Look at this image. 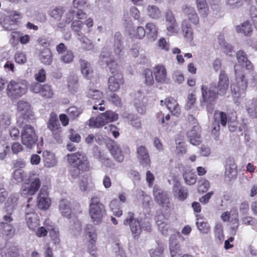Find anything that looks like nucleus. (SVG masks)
<instances>
[{
  "label": "nucleus",
  "mask_w": 257,
  "mask_h": 257,
  "mask_svg": "<svg viewBox=\"0 0 257 257\" xmlns=\"http://www.w3.org/2000/svg\"><path fill=\"white\" fill-rule=\"evenodd\" d=\"M228 77L224 71H221L217 85L214 83H211L209 86L203 85L201 86L202 97V100L201 101V106L203 105V103H205L207 112L212 114L218 95H224L228 89Z\"/></svg>",
  "instance_id": "1"
},
{
  "label": "nucleus",
  "mask_w": 257,
  "mask_h": 257,
  "mask_svg": "<svg viewBox=\"0 0 257 257\" xmlns=\"http://www.w3.org/2000/svg\"><path fill=\"white\" fill-rule=\"evenodd\" d=\"M235 81L231 85V90L234 98H243L245 95L247 81L244 78L243 68L238 65H235Z\"/></svg>",
  "instance_id": "2"
},
{
  "label": "nucleus",
  "mask_w": 257,
  "mask_h": 257,
  "mask_svg": "<svg viewBox=\"0 0 257 257\" xmlns=\"http://www.w3.org/2000/svg\"><path fill=\"white\" fill-rule=\"evenodd\" d=\"M89 212L94 224L98 225L102 222L106 215V209L99 197L94 196L91 198Z\"/></svg>",
  "instance_id": "3"
},
{
  "label": "nucleus",
  "mask_w": 257,
  "mask_h": 257,
  "mask_svg": "<svg viewBox=\"0 0 257 257\" xmlns=\"http://www.w3.org/2000/svg\"><path fill=\"white\" fill-rule=\"evenodd\" d=\"M118 114L115 112L107 110L102 113L97 117L91 118L88 122L89 126L93 127H101L106 123L116 120L118 119Z\"/></svg>",
  "instance_id": "4"
},
{
  "label": "nucleus",
  "mask_w": 257,
  "mask_h": 257,
  "mask_svg": "<svg viewBox=\"0 0 257 257\" xmlns=\"http://www.w3.org/2000/svg\"><path fill=\"white\" fill-rule=\"evenodd\" d=\"M21 137L22 144L27 148H32L38 141L34 127L29 124L23 127Z\"/></svg>",
  "instance_id": "5"
},
{
  "label": "nucleus",
  "mask_w": 257,
  "mask_h": 257,
  "mask_svg": "<svg viewBox=\"0 0 257 257\" xmlns=\"http://www.w3.org/2000/svg\"><path fill=\"white\" fill-rule=\"evenodd\" d=\"M67 158L69 164L73 167H77L82 170L86 171L89 167L87 157L83 153L77 152L68 154Z\"/></svg>",
  "instance_id": "6"
},
{
  "label": "nucleus",
  "mask_w": 257,
  "mask_h": 257,
  "mask_svg": "<svg viewBox=\"0 0 257 257\" xmlns=\"http://www.w3.org/2000/svg\"><path fill=\"white\" fill-rule=\"evenodd\" d=\"M48 128L51 131L53 137L59 144L62 143V127L60 126L57 115L51 113L47 123Z\"/></svg>",
  "instance_id": "7"
},
{
  "label": "nucleus",
  "mask_w": 257,
  "mask_h": 257,
  "mask_svg": "<svg viewBox=\"0 0 257 257\" xmlns=\"http://www.w3.org/2000/svg\"><path fill=\"white\" fill-rule=\"evenodd\" d=\"M109 151L113 158L118 162H122L125 155L130 153L129 148L125 145L120 146L115 142H112L108 145Z\"/></svg>",
  "instance_id": "8"
},
{
  "label": "nucleus",
  "mask_w": 257,
  "mask_h": 257,
  "mask_svg": "<svg viewBox=\"0 0 257 257\" xmlns=\"http://www.w3.org/2000/svg\"><path fill=\"white\" fill-rule=\"evenodd\" d=\"M26 92V86L20 82L12 81L7 86V94L12 99H16L21 97Z\"/></svg>",
  "instance_id": "9"
},
{
  "label": "nucleus",
  "mask_w": 257,
  "mask_h": 257,
  "mask_svg": "<svg viewBox=\"0 0 257 257\" xmlns=\"http://www.w3.org/2000/svg\"><path fill=\"white\" fill-rule=\"evenodd\" d=\"M125 225H129L134 237L138 236L142 231V225L138 219L134 218V214L128 212L123 221Z\"/></svg>",
  "instance_id": "10"
},
{
  "label": "nucleus",
  "mask_w": 257,
  "mask_h": 257,
  "mask_svg": "<svg viewBox=\"0 0 257 257\" xmlns=\"http://www.w3.org/2000/svg\"><path fill=\"white\" fill-rule=\"evenodd\" d=\"M155 80L160 84H168L170 79L168 77L166 67L162 64H158L153 68Z\"/></svg>",
  "instance_id": "11"
},
{
  "label": "nucleus",
  "mask_w": 257,
  "mask_h": 257,
  "mask_svg": "<svg viewBox=\"0 0 257 257\" xmlns=\"http://www.w3.org/2000/svg\"><path fill=\"white\" fill-rule=\"evenodd\" d=\"M88 96L91 99V103H94L92 107L93 109H99L101 111H103L105 109L104 107L101 106L104 102L102 99V92L96 89H89L88 92Z\"/></svg>",
  "instance_id": "12"
},
{
  "label": "nucleus",
  "mask_w": 257,
  "mask_h": 257,
  "mask_svg": "<svg viewBox=\"0 0 257 257\" xmlns=\"http://www.w3.org/2000/svg\"><path fill=\"white\" fill-rule=\"evenodd\" d=\"M153 195L155 201L163 207H169L170 199L168 194L158 186L153 188Z\"/></svg>",
  "instance_id": "13"
},
{
  "label": "nucleus",
  "mask_w": 257,
  "mask_h": 257,
  "mask_svg": "<svg viewBox=\"0 0 257 257\" xmlns=\"http://www.w3.org/2000/svg\"><path fill=\"white\" fill-rule=\"evenodd\" d=\"M41 186L40 179L35 178L28 183H24L21 187V192L23 195H33L39 190Z\"/></svg>",
  "instance_id": "14"
},
{
  "label": "nucleus",
  "mask_w": 257,
  "mask_h": 257,
  "mask_svg": "<svg viewBox=\"0 0 257 257\" xmlns=\"http://www.w3.org/2000/svg\"><path fill=\"white\" fill-rule=\"evenodd\" d=\"M166 30L170 35L176 34L178 31V24L173 12L168 10L166 12Z\"/></svg>",
  "instance_id": "15"
},
{
  "label": "nucleus",
  "mask_w": 257,
  "mask_h": 257,
  "mask_svg": "<svg viewBox=\"0 0 257 257\" xmlns=\"http://www.w3.org/2000/svg\"><path fill=\"white\" fill-rule=\"evenodd\" d=\"M137 157L140 163L144 167H150L151 160L147 148L144 146H140L137 149Z\"/></svg>",
  "instance_id": "16"
},
{
  "label": "nucleus",
  "mask_w": 257,
  "mask_h": 257,
  "mask_svg": "<svg viewBox=\"0 0 257 257\" xmlns=\"http://www.w3.org/2000/svg\"><path fill=\"white\" fill-rule=\"evenodd\" d=\"M200 133L201 128L198 124L192 125L191 130L187 132V137L191 144L197 146L201 143Z\"/></svg>",
  "instance_id": "17"
},
{
  "label": "nucleus",
  "mask_w": 257,
  "mask_h": 257,
  "mask_svg": "<svg viewBox=\"0 0 257 257\" xmlns=\"http://www.w3.org/2000/svg\"><path fill=\"white\" fill-rule=\"evenodd\" d=\"M51 201L48 197L47 191L45 188H41L38 196V206L39 208L46 210L51 205Z\"/></svg>",
  "instance_id": "18"
},
{
  "label": "nucleus",
  "mask_w": 257,
  "mask_h": 257,
  "mask_svg": "<svg viewBox=\"0 0 257 257\" xmlns=\"http://www.w3.org/2000/svg\"><path fill=\"white\" fill-rule=\"evenodd\" d=\"M172 192L174 196L180 201H184L188 195L187 190L183 187L180 182L174 179Z\"/></svg>",
  "instance_id": "19"
},
{
  "label": "nucleus",
  "mask_w": 257,
  "mask_h": 257,
  "mask_svg": "<svg viewBox=\"0 0 257 257\" xmlns=\"http://www.w3.org/2000/svg\"><path fill=\"white\" fill-rule=\"evenodd\" d=\"M124 83L123 76L121 73H118L110 76L108 80V89L111 91H116L120 85Z\"/></svg>",
  "instance_id": "20"
},
{
  "label": "nucleus",
  "mask_w": 257,
  "mask_h": 257,
  "mask_svg": "<svg viewBox=\"0 0 257 257\" xmlns=\"http://www.w3.org/2000/svg\"><path fill=\"white\" fill-rule=\"evenodd\" d=\"M183 14L193 24L197 25L199 23V19L194 8L189 5H184L182 7Z\"/></svg>",
  "instance_id": "21"
},
{
  "label": "nucleus",
  "mask_w": 257,
  "mask_h": 257,
  "mask_svg": "<svg viewBox=\"0 0 257 257\" xmlns=\"http://www.w3.org/2000/svg\"><path fill=\"white\" fill-rule=\"evenodd\" d=\"M179 169L183 172V178L186 184L192 185L196 183V175L192 172L190 167H184L181 164L179 166Z\"/></svg>",
  "instance_id": "22"
},
{
  "label": "nucleus",
  "mask_w": 257,
  "mask_h": 257,
  "mask_svg": "<svg viewBox=\"0 0 257 257\" xmlns=\"http://www.w3.org/2000/svg\"><path fill=\"white\" fill-rule=\"evenodd\" d=\"M122 37L121 34L117 32L114 35L113 52L116 56L121 58L124 55V48L122 45Z\"/></svg>",
  "instance_id": "23"
},
{
  "label": "nucleus",
  "mask_w": 257,
  "mask_h": 257,
  "mask_svg": "<svg viewBox=\"0 0 257 257\" xmlns=\"http://www.w3.org/2000/svg\"><path fill=\"white\" fill-rule=\"evenodd\" d=\"M45 225L49 230V235L54 244H59L60 242L59 232L54 224L49 219L45 222Z\"/></svg>",
  "instance_id": "24"
},
{
  "label": "nucleus",
  "mask_w": 257,
  "mask_h": 257,
  "mask_svg": "<svg viewBox=\"0 0 257 257\" xmlns=\"http://www.w3.org/2000/svg\"><path fill=\"white\" fill-rule=\"evenodd\" d=\"M17 109L20 115L24 118H29L32 115L31 106L27 101L23 100H20L17 103Z\"/></svg>",
  "instance_id": "25"
},
{
  "label": "nucleus",
  "mask_w": 257,
  "mask_h": 257,
  "mask_svg": "<svg viewBox=\"0 0 257 257\" xmlns=\"http://www.w3.org/2000/svg\"><path fill=\"white\" fill-rule=\"evenodd\" d=\"M225 175L229 179H232L236 175L237 166L233 158L228 157L225 161Z\"/></svg>",
  "instance_id": "26"
},
{
  "label": "nucleus",
  "mask_w": 257,
  "mask_h": 257,
  "mask_svg": "<svg viewBox=\"0 0 257 257\" xmlns=\"http://www.w3.org/2000/svg\"><path fill=\"white\" fill-rule=\"evenodd\" d=\"M86 237L88 239V248L95 246L97 239V234L95 227L91 224H87L85 227Z\"/></svg>",
  "instance_id": "27"
},
{
  "label": "nucleus",
  "mask_w": 257,
  "mask_h": 257,
  "mask_svg": "<svg viewBox=\"0 0 257 257\" xmlns=\"http://www.w3.org/2000/svg\"><path fill=\"white\" fill-rule=\"evenodd\" d=\"M236 59L238 63L246 69L251 71L253 69V65L248 60L246 53L242 50H239L236 52Z\"/></svg>",
  "instance_id": "28"
},
{
  "label": "nucleus",
  "mask_w": 257,
  "mask_h": 257,
  "mask_svg": "<svg viewBox=\"0 0 257 257\" xmlns=\"http://www.w3.org/2000/svg\"><path fill=\"white\" fill-rule=\"evenodd\" d=\"M59 210L62 216L69 218L72 210L70 201L67 198L61 199L59 204Z\"/></svg>",
  "instance_id": "29"
},
{
  "label": "nucleus",
  "mask_w": 257,
  "mask_h": 257,
  "mask_svg": "<svg viewBox=\"0 0 257 257\" xmlns=\"http://www.w3.org/2000/svg\"><path fill=\"white\" fill-rule=\"evenodd\" d=\"M165 104L172 114L177 116L180 114L181 112L180 108L177 100L174 98L171 97L167 98L165 99Z\"/></svg>",
  "instance_id": "30"
},
{
  "label": "nucleus",
  "mask_w": 257,
  "mask_h": 257,
  "mask_svg": "<svg viewBox=\"0 0 257 257\" xmlns=\"http://www.w3.org/2000/svg\"><path fill=\"white\" fill-rule=\"evenodd\" d=\"M146 34L147 38L150 42H154L158 37V28L153 23H147L146 25Z\"/></svg>",
  "instance_id": "31"
},
{
  "label": "nucleus",
  "mask_w": 257,
  "mask_h": 257,
  "mask_svg": "<svg viewBox=\"0 0 257 257\" xmlns=\"http://www.w3.org/2000/svg\"><path fill=\"white\" fill-rule=\"evenodd\" d=\"M181 30L184 38L188 41H192L193 39V30L190 23L187 20L182 21Z\"/></svg>",
  "instance_id": "32"
},
{
  "label": "nucleus",
  "mask_w": 257,
  "mask_h": 257,
  "mask_svg": "<svg viewBox=\"0 0 257 257\" xmlns=\"http://www.w3.org/2000/svg\"><path fill=\"white\" fill-rule=\"evenodd\" d=\"M235 29L237 33L242 34L246 37L250 36L253 31L252 25L248 21L237 26Z\"/></svg>",
  "instance_id": "33"
},
{
  "label": "nucleus",
  "mask_w": 257,
  "mask_h": 257,
  "mask_svg": "<svg viewBox=\"0 0 257 257\" xmlns=\"http://www.w3.org/2000/svg\"><path fill=\"white\" fill-rule=\"evenodd\" d=\"M43 161L44 166L48 168L53 167L57 164V160L54 154L48 151L43 152Z\"/></svg>",
  "instance_id": "34"
},
{
  "label": "nucleus",
  "mask_w": 257,
  "mask_h": 257,
  "mask_svg": "<svg viewBox=\"0 0 257 257\" xmlns=\"http://www.w3.org/2000/svg\"><path fill=\"white\" fill-rule=\"evenodd\" d=\"M25 219L28 228L32 231H35L40 225V221L37 214H28Z\"/></svg>",
  "instance_id": "35"
},
{
  "label": "nucleus",
  "mask_w": 257,
  "mask_h": 257,
  "mask_svg": "<svg viewBox=\"0 0 257 257\" xmlns=\"http://www.w3.org/2000/svg\"><path fill=\"white\" fill-rule=\"evenodd\" d=\"M26 15L30 17L34 18L38 22L44 23L47 21L46 15L36 10L35 8H31L26 11Z\"/></svg>",
  "instance_id": "36"
},
{
  "label": "nucleus",
  "mask_w": 257,
  "mask_h": 257,
  "mask_svg": "<svg viewBox=\"0 0 257 257\" xmlns=\"http://www.w3.org/2000/svg\"><path fill=\"white\" fill-rule=\"evenodd\" d=\"M156 219L159 230L163 234L167 235L169 228L167 219L163 214H159L156 217Z\"/></svg>",
  "instance_id": "37"
},
{
  "label": "nucleus",
  "mask_w": 257,
  "mask_h": 257,
  "mask_svg": "<svg viewBox=\"0 0 257 257\" xmlns=\"http://www.w3.org/2000/svg\"><path fill=\"white\" fill-rule=\"evenodd\" d=\"M83 27L84 24L80 20H76L72 22L71 28L77 38L84 35L82 33Z\"/></svg>",
  "instance_id": "38"
},
{
  "label": "nucleus",
  "mask_w": 257,
  "mask_h": 257,
  "mask_svg": "<svg viewBox=\"0 0 257 257\" xmlns=\"http://www.w3.org/2000/svg\"><path fill=\"white\" fill-rule=\"evenodd\" d=\"M64 11V9L62 7H54L50 9L48 14L50 17L55 20L59 21L62 18Z\"/></svg>",
  "instance_id": "39"
},
{
  "label": "nucleus",
  "mask_w": 257,
  "mask_h": 257,
  "mask_svg": "<svg viewBox=\"0 0 257 257\" xmlns=\"http://www.w3.org/2000/svg\"><path fill=\"white\" fill-rule=\"evenodd\" d=\"M80 64L82 74L85 77L89 79L91 77L92 73L90 64L84 60H81Z\"/></svg>",
  "instance_id": "40"
},
{
  "label": "nucleus",
  "mask_w": 257,
  "mask_h": 257,
  "mask_svg": "<svg viewBox=\"0 0 257 257\" xmlns=\"http://www.w3.org/2000/svg\"><path fill=\"white\" fill-rule=\"evenodd\" d=\"M40 60L45 65H50L52 62V54L49 49H44L40 54Z\"/></svg>",
  "instance_id": "41"
},
{
  "label": "nucleus",
  "mask_w": 257,
  "mask_h": 257,
  "mask_svg": "<svg viewBox=\"0 0 257 257\" xmlns=\"http://www.w3.org/2000/svg\"><path fill=\"white\" fill-rule=\"evenodd\" d=\"M77 39L80 41L83 49L86 51L93 50L94 45L92 41L88 39L85 35L78 37Z\"/></svg>",
  "instance_id": "42"
},
{
  "label": "nucleus",
  "mask_w": 257,
  "mask_h": 257,
  "mask_svg": "<svg viewBox=\"0 0 257 257\" xmlns=\"http://www.w3.org/2000/svg\"><path fill=\"white\" fill-rule=\"evenodd\" d=\"M14 232V227L8 222H0V234L7 236H12Z\"/></svg>",
  "instance_id": "43"
},
{
  "label": "nucleus",
  "mask_w": 257,
  "mask_h": 257,
  "mask_svg": "<svg viewBox=\"0 0 257 257\" xmlns=\"http://www.w3.org/2000/svg\"><path fill=\"white\" fill-rule=\"evenodd\" d=\"M123 117L127 119L129 123L136 128L141 127V122L137 115L133 114H124Z\"/></svg>",
  "instance_id": "44"
},
{
  "label": "nucleus",
  "mask_w": 257,
  "mask_h": 257,
  "mask_svg": "<svg viewBox=\"0 0 257 257\" xmlns=\"http://www.w3.org/2000/svg\"><path fill=\"white\" fill-rule=\"evenodd\" d=\"M196 5L200 15L206 16L208 14V7L206 0H196Z\"/></svg>",
  "instance_id": "45"
},
{
  "label": "nucleus",
  "mask_w": 257,
  "mask_h": 257,
  "mask_svg": "<svg viewBox=\"0 0 257 257\" xmlns=\"http://www.w3.org/2000/svg\"><path fill=\"white\" fill-rule=\"evenodd\" d=\"M148 15L153 19H159L161 16V12L159 8L154 5H149L147 9Z\"/></svg>",
  "instance_id": "46"
},
{
  "label": "nucleus",
  "mask_w": 257,
  "mask_h": 257,
  "mask_svg": "<svg viewBox=\"0 0 257 257\" xmlns=\"http://www.w3.org/2000/svg\"><path fill=\"white\" fill-rule=\"evenodd\" d=\"M249 116L252 118H257V99L253 100L246 108Z\"/></svg>",
  "instance_id": "47"
},
{
  "label": "nucleus",
  "mask_w": 257,
  "mask_h": 257,
  "mask_svg": "<svg viewBox=\"0 0 257 257\" xmlns=\"http://www.w3.org/2000/svg\"><path fill=\"white\" fill-rule=\"evenodd\" d=\"M68 87L70 91L75 92L78 88V78L75 75L68 77Z\"/></svg>",
  "instance_id": "48"
},
{
  "label": "nucleus",
  "mask_w": 257,
  "mask_h": 257,
  "mask_svg": "<svg viewBox=\"0 0 257 257\" xmlns=\"http://www.w3.org/2000/svg\"><path fill=\"white\" fill-rule=\"evenodd\" d=\"M153 70L146 69L143 72V76L144 78L145 83L148 85H152L154 83V78L153 76Z\"/></svg>",
  "instance_id": "49"
},
{
  "label": "nucleus",
  "mask_w": 257,
  "mask_h": 257,
  "mask_svg": "<svg viewBox=\"0 0 257 257\" xmlns=\"http://www.w3.org/2000/svg\"><path fill=\"white\" fill-rule=\"evenodd\" d=\"M17 23V19H9L7 18L3 23H1L2 27L7 31H12L15 29Z\"/></svg>",
  "instance_id": "50"
},
{
  "label": "nucleus",
  "mask_w": 257,
  "mask_h": 257,
  "mask_svg": "<svg viewBox=\"0 0 257 257\" xmlns=\"http://www.w3.org/2000/svg\"><path fill=\"white\" fill-rule=\"evenodd\" d=\"M106 64L110 72L112 74L114 75L115 74L121 73L120 66L118 65L114 59L107 61Z\"/></svg>",
  "instance_id": "51"
},
{
  "label": "nucleus",
  "mask_w": 257,
  "mask_h": 257,
  "mask_svg": "<svg viewBox=\"0 0 257 257\" xmlns=\"http://www.w3.org/2000/svg\"><path fill=\"white\" fill-rule=\"evenodd\" d=\"M26 177V173L22 169H15L13 173V179L17 183L23 182Z\"/></svg>",
  "instance_id": "52"
},
{
  "label": "nucleus",
  "mask_w": 257,
  "mask_h": 257,
  "mask_svg": "<svg viewBox=\"0 0 257 257\" xmlns=\"http://www.w3.org/2000/svg\"><path fill=\"white\" fill-rule=\"evenodd\" d=\"M53 91L51 86L48 84H44L41 89L40 95L46 98H52L53 96Z\"/></svg>",
  "instance_id": "53"
},
{
  "label": "nucleus",
  "mask_w": 257,
  "mask_h": 257,
  "mask_svg": "<svg viewBox=\"0 0 257 257\" xmlns=\"http://www.w3.org/2000/svg\"><path fill=\"white\" fill-rule=\"evenodd\" d=\"M146 34L145 29L144 27L141 26L138 27L136 29L132 30L130 33V35L136 38H138L139 39H143Z\"/></svg>",
  "instance_id": "54"
},
{
  "label": "nucleus",
  "mask_w": 257,
  "mask_h": 257,
  "mask_svg": "<svg viewBox=\"0 0 257 257\" xmlns=\"http://www.w3.org/2000/svg\"><path fill=\"white\" fill-rule=\"evenodd\" d=\"M215 238L221 242L224 239L222 225L220 223L215 224L214 227Z\"/></svg>",
  "instance_id": "55"
},
{
  "label": "nucleus",
  "mask_w": 257,
  "mask_h": 257,
  "mask_svg": "<svg viewBox=\"0 0 257 257\" xmlns=\"http://www.w3.org/2000/svg\"><path fill=\"white\" fill-rule=\"evenodd\" d=\"M169 248L170 252L179 251V245L175 235H171L170 237Z\"/></svg>",
  "instance_id": "56"
},
{
  "label": "nucleus",
  "mask_w": 257,
  "mask_h": 257,
  "mask_svg": "<svg viewBox=\"0 0 257 257\" xmlns=\"http://www.w3.org/2000/svg\"><path fill=\"white\" fill-rule=\"evenodd\" d=\"M11 123V116L9 114L6 113L0 115V127L6 128Z\"/></svg>",
  "instance_id": "57"
},
{
  "label": "nucleus",
  "mask_w": 257,
  "mask_h": 257,
  "mask_svg": "<svg viewBox=\"0 0 257 257\" xmlns=\"http://www.w3.org/2000/svg\"><path fill=\"white\" fill-rule=\"evenodd\" d=\"M196 225L199 230L202 233L207 234L210 230V226L206 222L197 221L196 222Z\"/></svg>",
  "instance_id": "58"
},
{
  "label": "nucleus",
  "mask_w": 257,
  "mask_h": 257,
  "mask_svg": "<svg viewBox=\"0 0 257 257\" xmlns=\"http://www.w3.org/2000/svg\"><path fill=\"white\" fill-rule=\"evenodd\" d=\"M67 113L72 119H75L82 112L80 108L76 107H70L67 109Z\"/></svg>",
  "instance_id": "59"
},
{
  "label": "nucleus",
  "mask_w": 257,
  "mask_h": 257,
  "mask_svg": "<svg viewBox=\"0 0 257 257\" xmlns=\"http://www.w3.org/2000/svg\"><path fill=\"white\" fill-rule=\"evenodd\" d=\"M198 190L200 192H205L207 191L210 186L209 182L204 179L200 180L198 182Z\"/></svg>",
  "instance_id": "60"
},
{
  "label": "nucleus",
  "mask_w": 257,
  "mask_h": 257,
  "mask_svg": "<svg viewBox=\"0 0 257 257\" xmlns=\"http://www.w3.org/2000/svg\"><path fill=\"white\" fill-rule=\"evenodd\" d=\"M218 43L224 52L228 53L231 52L232 47L226 42L224 38L220 36L218 39Z\"/></svg>",
  "instance_id": "61"
},
{
  "label": "nucleus",
  "mask_w": 257,
  "mask_h": 257,
  "mask_svg": "<svg viewBox=\"0 0 257 257\" xmlns=\"http://www.w3.org/2000/svg\"><path fill=\"white\" fill-rule=\"evenodd\" d=\"M218 43L224 52L228 53L231 52L232 47L226 42L224 38L220 36L218 39Z\"/></svg>",
  "instance_id": "62"
},
{
  "label": "nucleus",
  "mask_w": 257,
  "mask_h": 257,
  "mask_svg": "<svg viewBox=\"0 0 257 257\" xmlns=\"http://www.w3.org/2000/svg\"><path fill=\"white\" fill-rule=\"evenodd\" d=\"M111 52L107 50L106 49H103L100 55V62H103L107 63V61H109L111 60H113L112 58H110Z\"/></svg>",
  "instance_id": "63"
},
{
  "label": "nucleus",
  "mask_w": 257,
  "mask_h": 257,
  "mask_svg": "<svg viewBox=\"0 0 257 257\" xmlns=\"http://www.w3.org/2000/svg\"><path fill=\"white\" fill-rule=\"evenodd\" d=\"M151 257H164L163 248L161 246H158L155 249H151L150 251Z\"/></svg>",
  "instance_id": "64"
}]
</instances>
